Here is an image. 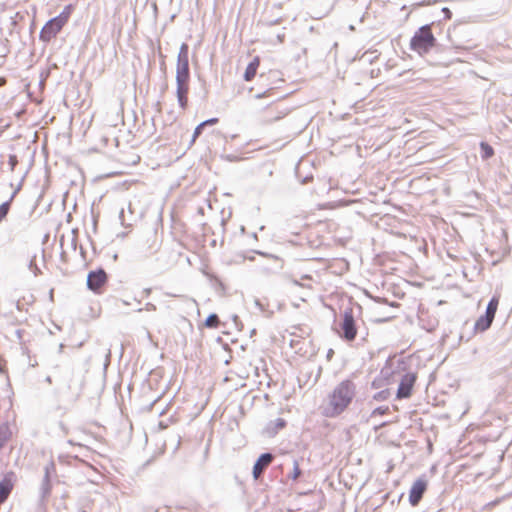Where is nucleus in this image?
Segmentation results:
<instances>
[{
    "label": "nucleus",
    "instance_id": "obj_22",
    "mask_svg": "<svg viewBox=\"0 0 512 512\" xmlns=\"http://www.w3.org/2000/svg\"><path fill=\"white\" fill-rule=\"evenodd\" d=\"M275 428L276 430H280V429H283L285 426H286V421L282 418H278L276 421H275Z\"/></svg>",
    "mask_w": 512,
    "mask_h": 512
},
{
    "label": "nucleus",
    "instance_id": "obj_17",
    "mask_svg": "<svg viewBox=\"0 0 512 512\" xmlns=\"http://www.w3.org/2000/svg\"><path fill=\"white\" fill-rule=\"evenodd\" d=\"M480 148H481V151H482V158L483 159H489V158H491L494 155V149L488 143L481 142L480 143Z\"/></svg>",
    "mask_w": 512,
    "mask_h": 512
},
{
    "label": "nucleus",
    "instance_id": "obj_14",
    "mask_svg": "<svg viewBox=\"0 0 512 512\" xmlns=\"http://www.w3.org/2000/svg\"><path fill=\"white\" fill-rule=\"evenodd\" d=\"M260 57L256 56L253 58V60L247 65L245 73H244V80L249 82L254 79V77L257 74L258 68L260 66Z\"/></svg>",
    "mask_w": 512,
    "mask_h": 512
},
{
    "label": "nucleus",
    "instance_id": "obj_4",
    "mask_svg": "<svg viewBox=\"0 0 512 512\" xmlns=\"http://www.w3.org/2000/svg\"><path fill=\"white\" fill-rule=\"evenodd\" d=\"M436 39L432 33L431 25H424L418 29L410 41V48L420 55L426 54L435 46Z\"/></svg>",
    "mask_w": 512,
    "mask_h": 512
},
{
    "label": "nucleus",
    "instance_id": "obj_1",
    "mask_svg": "<svg viewBox=\"0 0 512 512\" xmlns=\"http://www.w3.org/2000/svg\"><path fill=\"white\" fill-rule=\"evenodd\" d=\"M356 384L351 379L339 382L328 394L321 407L322 415L335 418L346 411L356 397Z\"/></svg>",
    "mask_w": 512,
    "mask_h": 512
},
{
    "label": "nucleus",
    "instance_id": "obj_12",
    "mask_svg": "<svg viewBox=\"0 0 512 512\" xmlns=\"http://www.w3.org/2000/svg\"><path fill=\"white\" fill-rule=\"evenodd\" d=\"M14 488V473H7L0 481V505L3 504Z\"/></svg>",
    "mask_w": 512,
    "mask_h": 512
},
{
    "label": "nucleus",
    "instance_id": "obj_7",
    "mask_svg": "<svg viewBox=\"0 0 512 512\" xmlns=\"http://www.w3.org/2000/svg\"><path fill=\"white\" fill-rule=\"evenodd\" d=\"M357 332L352 310L345 311L341 323V337L350 342L356 338Z\"/></svg>",
    "mask_w": 512,
    "mask_h": 512
},
{
    "label": "nucleus",
    "instance_id": "obj_9",
    "mask_svg": "<svg viewBox=\"0 0 512 512\" xmlns=\"http://www.w3.org/2000/svg\"><path fill=\"white\" fill-rule=\"evenodd\" d=\"M416 379L417 376L415 373H407L401 378L396 394L397 399L409 398L412 395Z\"/></svg>",
    "mask_w": 512,
    "mask_h": 512
},
{
    "label": "nucleus",
    "instance_id": "obj_15",
    "mask_svg": "<svg viewBox=\"0 0 512 512\" xmlns=\"http://www.w3.org/2000/svg\"><path fill=\"white\" fill-rule=\"evenodd\" d=\"M311 333L312 331L309 327L301 324L293 325L290 331L292 336H299L301 338H308L311 336Z\"/></svg>",
    "mask_w": 512,
    "mask_h": 512
},
{
    "label": "nucleus",
    "instance_id": "obj_2",
    "mask_svg": "<svg viewBox=\"0 0 512 512\" xmlns=\"http://www.w3.org/2000/svg\"><path fill=\"white\" fill-rule=\"evenodd\" d=\"M189 81V47L188 44L183 43L178 53L176 67V96L182 111H185L188 108V94L190 89Z\"/></svg>",
    "mask_w": 512,
    "mask_h": 512
},
{
    "label": "nucleus",
    "instance_id": "obj_10",
    "mask_svg": "<svg viewBox=\"0 0 512 512\" xmlns=\"http://www.w3.org/2000/svg\"><path fill=\"white\" fill-rule=\"evenodd\" d=\"M14 428L15 414L12 411L11 416H8L7 420L0 424V448L4 447L11 440Z\"/></svg>",
    "mask_w": 512,
    "mask_h": 512
},
{
    "label": "nucleus",
    "instance_id": "obj_13",
    "mask_svg": "<svg viewBox=\"0 0 512 512\" xmlns=\"http://www.w3.org/2000/svg\"><path fill=\"white\" fill-rule=\"evenodd\" d=\"M273 455L270 453L262 454L253 467V476L255 479H258L263 471L272 463Z\"/></svg>",
    "mask_w": 512,
    "mask_h": 512
},
{
    "label": "nucleus",
    "instance_id": "obj_24",
    "mask_svg": "<svg viewBox=\"0 0 512 512\" xmlns=\"http://www.w3.org/2000/svg\"><path fill=\"white\" fill-rule=\"evenodd\" d=\"M270 91H271V89L265 91L264 93L258 94L256 97L259 98V99L260 98H264V97H268V96L271 95Z\"/></svg>",
    "mask_w": 512,
    "mask_h": 512
},
{
    "label": "nucleus",
    "instance_id": "obj_25",
    "mask_svg": "<svg viewBox=\"0 0 512 512\" xmlns=\"http://www.w3.org/2000/svg\"><path fill=\"white\" fill-rule=\"evenodd\" d=\"M6 84V79L4 77H0V86H3Z\"/></svg>",
    "mask_w": 512,
    "mask_h": 512
},
{
    "label": "nucleus",
    "instance_id": "obj_3",
    "mask_svg": "<svg viewBox=\"0 0 512 512\" xmlns=\"http://www.w3.org/2000/svg\"><path fill=\"white\" fill-rule=\"evenodd\" d=\"M73 10V5H67L57 17L46 22L40 31V40L42 42L49 43L55 39L62 28L68 23Z\"/></svg>",
    "mask_w": 512,
    "mask_h": 512
},
{
    "label": "nucleus",
    "instance_id": "obj_23",
    "mask_svg": "<svg viewBox=\"0 0 512 512\" xmlns=\"http://www.w3.org/2000/svg\"><path fill=\"white\" fill-rule=\"evenodd\" d=\"M218 123V119L217 118H211V119H208L204 122H202L201 124H204V127L207 126V125H214Z\"/></svg>",
    "mask_w": 512,
    "mask_h": 512
},
{
    "label": "nucleus",
    "instance_id": "obj_21",
    "mask_svg": "<svg viewBox=\"0 0 512 512\" xmlns=\"http://www.w3.org/2000/svg\"><path fill=\"white\" fill-rule=\"evenodd\" d=\"M203 128L204 124L201 123L195 128L192 135L191 144L195 143L196 139L201 135Z\"/></svg>",
    "mask_w": 512,
    "mask_h": 512
},
{
    "label": "nucleus",
    "instance_id": "obj_8",
    "mask_svg": "<svg viewBox=\"0 0 512 512\" xmlns=\"http://www.w3.org/2000/svg\"><path fill=\"white\" fill-rule=\"evenodd\" d=\"M108 276L103 269L91 271L87 277V286L95 293H101L102 288L107 283Z\"/></svg>",
    "mask_w": 512,
    "mask_h": 512
},
{
    "label": "nucleus",
    "instance_id": "obj_18",
    "mask_svg": "<svg viewBox=\"0 0 512 512\" xmlns=\"http://www.w3.org/2000/svg\"><path fill=\"white\" fill-rule=\"evenodd\" d=\"M11 200L4 202L0 205V223L6 218L10 210Z\"/></svg>",
    "mask_w": 512,
    "mask_h": 512
},
{
    "label": "nucleus",
    "instance_id": "obj_20",
    "mask_svg": "<svg viewBox=\"0 0 512 512\" xmlns=\"http://www.w3.org/2000/svg\"><path fill=\"white\" fill-rule=\"evenodd\" d=\"M389 413V407L388 406H382L374 409L371 413V416H378V415H385Z\"/></svg>",
    "mask_w": 512,
    "mask_h": 512
},
{
    "label": "nucleus",
    "instance_id": "obj_19",
    "mask_svg": "<svg viewBox=\"0 0 512 512\" xmlns=\"http://www.w3.org/2000/svg\"><path fill=\"white\" fill-rule=\"evenodd\" d=\"M302 474V471L300 469V465L298 463V461H294V464H293V471L292 473L290 474V478L293 480V481H296Z\"/></svg>",
    "mask_w": 512,
    "mask_h": 512
},
{
    "label": "nucleus",
    "instance_id": "obj_16",
    "mask_svg": "<svg viewBox=\"0 0 512 512\" xmlns=\"http://www.w3.org/2000/svg\"><path fill=\"white\" fill-rule=\"evenodd\" d=\"M220 326L219 317L216 314H211L204 322V327L216 329Z\"/></svg>",
    "mask_w": 512,
    "mask_h": 512
},
{
    "label": "nucleus",
    "instance_id": "obj_5",
    "mask_svg": "<svg viewBox=\"0 0 512 512\" xmlns=\"http://www.w3.org/2000/svg\"><path fill=\"white\" fill-rule=\"evenodd\" d=\"M290 113L288 107L278 101H273L259 111L258 120L262 125H270L282 120Z\"/></svg>",
    "mask_w": 512,
    "mask_h": 512
},
{
    "label": "nucleus",
    "instance_id": "obj_11",
    "mask_svg": "<svg viewBox=\"0 0 512 512\" xmlns=\"http://www.w3.org/2000/svg\"><path fill=\"white\" fill-rule=\"evenodd\" d=\"M427 490V481L419 478L411 486L409 492V502L412 506H417Z\"/></svg>",
    "mask_w": 512,
    "mask_h": 512
},
{
    "label": "nucleus",
    "instance_id": "obj_6",
    "mask_svg": "<svg viewBox=\"0 0 512 512\" xmlns=\"http://www.w3.org/2000/svg\"><path fill=\"white\" fill-rule=\"evenodd\" d=\"M499 306V298L494 296L488 303L486 313L477 319L474 325V330L477 332H484L490 328L495 314Z\"/></svg>",
    "mask_w": 512,
    "mask_h": 512
}]
</instances>
